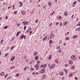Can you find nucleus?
Here are the masks:
<instances>
[{
  "instance_id": "nucleus-31",
  "label": "nucleus",
  "mask_w": 80,
  "mask_h": 80,
  "mask_svg": "<svg viewBox=\"0 0 80 80\" xmlns=\"http://www.w3.org/2000/svg\"><path fill=\"white\" fill-rule=\"evenodd\" d=\"M15 66H13V67H11V68H10V69H12L14 68H15Z\"/></svg>"
},
{
  "instance_id": "nucleus-3",
  "label": "nucleus",
  "mask_w": 80,
  "mask_h": 80,
  "mask_svg": "<svg viewBox=\"0 0 80 80\" xmlns=\"http://www.w3.org/2000/svg\"><path fill=\"white\" fill-rule=\"evenodd\" d=\"M71 58L73 60H74L75 59V57L74 55H71Z\"/></svg>"
},
{
  "instance_id": "nucleus-53",
  "label": "nucleus",
  "mask_w": 80,
  "mask_h": 80,
  "mask_svg": "<svg viewBox=\"0 0 80 80\" xmlns=\"http://www.w3.org/2000/svg\"><path fill=\"white\" fill-rule=\"evenodd\" d=\"M38 22V20H37L36 21L35 23H37Z\"/></svg>"
},
{
  "instance_id": "nucleus-16",
  "label": "nucleus",
  "mask_w": 80,
  "mask_h": 80,
  "mask_svg": "<svg viewBox=\"0 0 80 80\" xmlns=\"http://www.w3.org/2000/svg\"><path fill=\"white\" fill-rule=\"evenodd\" d=\"M14 12V14L15 15L17 14V13H18L17 11H15V12Z\"/></svg>"
},
{
  "instance_id": "nucleus-15",
  "label": "nucleus",
  "mask_w": 80,
  "mask_h": 80,
  "mask_svg": "<svg viewBox=\"0 0 80 80\" xmlns=\"http://www.w3.org/2000/svg\"><path fill=\"white\" fill-rule=\"evenodd\" d=\"M68 23V22L66 21V22H65L64 23V26H66V25Z\"/></svg>"
},
{
  "instance_id": "nucleus-25",
  "label": "nucleus",
  "mask_w": 80,
  "mask_h": 80,
  "mask_svg": "<svg viewBox=\"0 0 80 80\" xmlns=\"http://www.w3.org/2000/svg\"><path fill=\"white\" fill-rule=\"evenodd\" d=\"M4 72H2L1 73V75H2V76H3L4 74Z\"/></svg>"
},
{
  "instance_id": "nucleus-37",
  "label": "nucleus",
  "mask_w": 80,
  "mask_h": 80,
  "mask_svg": "<svg viewBox=\"0 0 80 80\" xmlns=\"http://www.w3.org/2000/svg\"><path fill=\"white\" fill-rule=\"evenodd\" d=\"M52 23H51L49 24V26L50 27H51L52 26Z\"/></svg>"
},
{
  "instance_id": "nucleus-6",
  "label": "nucleus",
  "mask_w": 80,
  "mask_h": 80,
  "mask_svg": "<svg viewBox=\"0 0 80 80\" xmlns=\"http://www.w3.org/2000/svg\"><path fill=\"white\" fill-rule=\"evenodd\" d=\"M15 58V57L14 56H13L11 58L10 61H12Z\"/></svg>"
},
{
  "instance_id": "nucleus-12",
  "label": "nucleus",
  "mask_w": 80,
  "mask_h": 80,
  "mask_svg": "<svg viewBox=\"0 0 80 80\" xmlns=\"http://www.w3.org/2000/svg\"><path fill=\"white\" fill-rule=\"evenodd\" d=\"M69 39H70V38H69V37H66V40H68Z\"/></svg>"
},
{
  "instance_id": "nucleus-26",
  "label": "nucleus",
  "mask_w": 80,
  "mask_h": 80,
  "mask_svg": "<svg viewBox=\"0 0 80 80\" xmlns=\"http://www.w3.org/2000/svg\"><path fill=\"white\" fill-rule=\"evenodd\" d=\"M14 48V46H12V47L11 48V50H12Z\"/></svg>"
},
{
  "instance_id": "nucleus-57",
  "label": "nucleus",
  "mask_w": 80,
  "mask_h": 80,
  "mask_svg": "<svg viewBox=\"0 0 80 80\" xmlns=\"http://www.w3.org/2000/svg\"><path fill=\"white\" fill-rule=\"evenodd\" d=\"M32 31H31V32H30V35H31V34H32Z\"/></svg>"
},
{
  "instance_id": "nucleus-13",
  "label": "nucleus",
  "mask_w": 80,
  "mask_h": 80,
  "mask_svg": "<svg viewBox=\"0 0 80 80\" xmlns=\"http://www.w3.org/2000/svg\"><path fill=\"white\" fill-rule=\"evenodd\" d=\"M65 16H67L68 15V12H66L65 13Z\"/></svg>"
},
{
  "instance_id": "nucleus-40",
  "label": "nucleus",
  "mask_w": 80,
  "mask_h": 80,
  "mask_svg": "<svg viewBox=\"0 0 80 80\" xmlns=\"http://www.w3.org/2000/svg\"><path fill=\"white\" fill-rule=\"evenodd\" d=\"M72 69H74V66H72Z\"/></svg>"
},
{
  "instance_id": "nucleus-18",
  "label": "nucleus",
  "mask_w": 80,
  "mask_h": 80,
  "mask_svg": "<svg viewBox=\"0 0 80 80\" xmlns=\"http://www.w3.org/2000/svg\"><path fill=\"white\" fill-rule=\"evenodd\" d=\"M52 43L53 42L51 40H50V41L49 42V44H52Z\"/></svg>"
},
{
  "instance_id": "nucleus-45",
  "label": "nucleus",
  "mask_w": 80,
  "mask_h": 80,
  "mask_svg": "<svg viewBox=\"0 0 80 80\" xmlns=\"http://www.w3.org/2000/svg\"><path fill=\"white\" fill-rule=\"evenodd\" d=\"M46 67V65L45 64H44V65H43V68H44Z\"/></svg>"
},
{
  "instance_id": "nucleus-8",
  "label": "nucleus",
  "mask_w": 80,
  "mask_h": 80,
  "mask_svg": "<svg viewBox=\"0 0 80 80\" xmlns=\"http://www.w3.org/2000/svg\"><path fill=\"white\" fill-rule=\"evenodd\" d=\"M54 36L53 35V34H51V35H50V38H52V39L53 38H54Z\"/></svg>"
},
{
  "instance_id": "nucleus-51",
  "label": "nucleus",
  "mask_w": 80,
  "mask_h": 80,
  "mask_svg": "<svg viewBox=\"0 0 80 80\" xmlns=\"http://www.w3.org/2000/svg\"><path fill=\"white\" fill-rule=\"evenodd\" d=\"M28 24V22L27 21H26L25 23V24Z\"/></svg>"
},
{
  "instance_id": "nucleus-58",
  "label": "nucleus",
  "mask_w": 80,
  "mask_h": 80,
  "mask_svg": "<svg viewBox=\"0 0 80 80\" xmlns=\"http://www.w3.org/2000/svg\"><path fill=\"white\" fill-rule=\"evenodd\" d=\"M14 6H15L14 5H13L12 7L13 8V9H14Z\"/></svg>"
},
{
  "instance_id": "nucleus-42",
  "label": "nucleus",
  "mask_w": 80,
  "mask_h": 80,
  "mask_svg": "<svg viewBox=\"0 0 80 80\" xmlns=\"http://www.w3.org/2000/svg\"><path fill=\"white\" fill-rule=\"evenodd\" d=\"M65 66H66L67 67H68V65L67 64H65Z\"/></svg>"
},
{
  "instance_id": "nucleus-30",
  "label": "nucleus",
  "mask_w": 80,
  "mask_h": 80,
  "mask_svg": "<svg viewBox=\"0 0 80 80\" xmlns=\"http://www.w3.org/2000/svg\"><path fill=\"white\" fill-rule=\"evenodd\" d=\"M22 5H23V4L22 3L20 4V7H22Z\"/></svg>"
},
{
  "instance_id": "nucleus-36",
  "label": "nucleus",
  "mask_w": 80,
  "mask_h": 80,
  "mask_svg": "<svg viewBox=\"0 0 80 80\" xmlns=\"http://www.w3.org/2000/svg\"><path fill=\"white\" fill-rule=\"evenodd\" d=\"M78 26H80V22L78 24Z\"/></svg>"
},
{
  "instance_id": "nucleus-17",
  "label": "nucleus",
  "mask_w": 80,
  "mask_h": 80,
  "mask_svg": "<svg viewBox=\"0 0 80 80\" xmlns=\"http://www.w3.org/2000/svg\"><path fill=\"white\" fill-rule=\"evenodd\" d=\"M52 57V55H51V56H50L49 57L48 59H49V60H50V59Z\"/></svg>"
},
{
  "instance_id": "nucleus-35",
  "label": "nucleus",
  "mask_w": 80,
  "mask_h": 80,
  "mask_svg": "<svg viewBox=\"0 0 80 80\" xmlns=\"http://www.w3.org/2000/svg\"><path fill=\"white\" fill-rule=\"evenodd\" d=\"M8 53H6L5 54V57H6L7 56H8Z\"/></svg>"
},
{
  "instance_id": "nucleus-7",
  "label": "nucleus",
  "mask_w": 80,
  "mask_h": 80,
  "mask_svg": "<svg viewBox=\"0 0 80 80\" xmlns=\"http://www.w3.org/2000/svg\"><path fill=\"white\" fill-rule=\"evenodd\" d=\"M69 64L71 65L73 63V61L72 60H70L69 61Z\"/></svg>"
},
{
  "instance_id": "nucleus-41",
  "label": "nucleus",
  "mask_w": 80,
  "mask_h": 80,
  "mask_svg": "<svg viewBox=\"0 0 80 80\" xmlns=\"http://www.w3.org/2000/svg\"><path fill=\"white\" fill-rule=\"evenodd\" d=\"M76 3H77V2L75 1L74 2V3H73V4H76Z\"/></svg>"
},
{
  "instance_id": "nucleus-50",
  "label": "nucleus",
  "mask_w": 80,
  "mask_h": 80,
  "mask_svg": "<svg viewBox=\"0 0 80 80\" xmlns=\"http://www.w3.org/2000/svg\"><path fill=\"white\" fill-rule=\"evenodd\" d=\"M72 76H73V75L72 74H70V77H72Z\"/></svg>"
},
{
  "instance_id": "nucleus-19",
  "label": "nucleus",
  "mask_w": 80,
  "mask_h": 80,
  "mask_svg": "<svg viewBox=\"0 0 80 80\" xmlns=\"http://www.w3.org/2000/svg\"><path fill=\"white\" fill-rule=\"evenodd\" d=\"M38 52H35L34 53L33 55L35 56V55H37V54Z\"/></svg>"
},
{
  "instance_id": "nucleus-24",
  "label": "nucleus",
  "mask_w": 80,
  "mask_h": 80,
  "mask_svg": "<svg viewBox=\"0 0 80 80\" xmlns=\"http://www.w3.org/2000/svg\"><path fill=\"white\" fill-rule=\"evenodd\" d=\"M55 12V11H54L53 12H52L51 14V15H52L54 14V13Z\"/></svg>"
},
{
  "instance_id": "nucleus-20",
  "label": "nucleus",
  "mask_w": 80,
  "mask_h": 80,
  "mask_svg": "<svg viewBox=\"0 0 80 80\" xmlns=\"http://www.w3.org/2000/svg\"><path fill=\"white\" fill-rule=\"evenodd\" d=\"M25 12L24 11H23L22 12V13L23 15H24L25 14Z\"/></svg>"
},
{
  "instance_id": "nucleus-27",
  "label": "nucleus",
  "mask_w": 80,
  "mask_h": 80,
  "mask_svg": "<svg viewBox=\"0 0 80 80\" xmlns=\"http://www.w3.org/2000/svg\"><path fill=\"white\" fill-rule=\"evenodd\" d=\"M64 71H65L66 73H68V71L66 69H64Z\"/></svg>"
},
{
  "instance_id": "nucleus-39",
  "label": "nucleus",
  "mask_w": 80,
  "mask_h": 80,
  "mask_svg": "<svg viewBox=\"0 0 80 80\" xmlns=\"http://www.w3.org/2000/svg\"><path fill=\"white\" fill-rule=\"evenodd\" d=\"M61 19V16H60L58 17V19Z\"/></svg>"
},
{
  "instance_id": "nucleus-46",
  "label": "nucleus",
  "mask_w": 80,
  "mask_h": 80,
  "mask_svg": "<svg viewBox=\"0 0 80 80\" xmlns=\"http://www.w3.org/2000/svg\"><path fill=\"white\" fill-rule=\"evenodd\" d=\"M27 67H25L24 69V70H26V69H27Z\"/></svg>"
},
{
  "instance_id": "nucleus-56",
  "label": "nucleus",
  "mask_w": 80,
  "mask_h": 80,
  "mask_svg": "<svg viewBox=\"0 0 80 80\" xmlns=\"http://www.w3.org/2000/svg\"><path fill=\"white\" fill-rule=\"evenodd\" d=\"M58 24H59V23L58 22H56V25H58Z\"/></svg>"
},
{
  "instance_id": "nucleus-9",
  "label": "nucleus",
  "mask_w": 80,
  "mask_h": 80,
  "mask_svg": "<svg viewBox=\"0 0 80 80\" xmlns=\"http://www.w3.org/2000/svg\"><path fill=\"white\" fill-rule=\"evenodd\" d=\"M31 27L29 28L27 30V32H28L29 31H31Z\"/></svg>"
},
{
  "instance_id": "nucleus-55",
  "label": "nucleus",
  "mask_w": 80,
  "mask_h": 80,
  "mask_svg": "<svg viewBox=\"0 0 80 80\" xmlns=\"http://www.w3.org/2000/svg\"><path fill=\"white\" fill-rule=\"evenodd\" d=\"M62 23H61V22L60 23V26H62Z\"/></svg>"
},
{
  "instance_id": "nucleus-62",
  "label": "nucleus",
  "mask_w": 80,
  "mask_h": 80,
  "mask_svg": "<svg viewBox=\"0 0 80 80\" xmlns=\"http://www.w3.org/2000/svg\"><path fill=\"white\" fill-rule=\"evenodd\" d=\"M35 74L36 75H37L38 74V72H37L35 73Z\"/></svg>"
},
{
  "instance_id": "nucleus-43",
  "label": "nucleus",
  "mask_w": 80,
  "mask_h": 80,
  "mask_svg": "<svg viewBox=\"0 0 80 80\" xmlns=\"http://www.w3.org/2000/svg\"><path fill=\"white\" fill-rule=\"evenodd\" d=\"M58 51L59 52H61V49H60Z\"/></svg>"
},
{
  "instance_id": "nucleus-5",
  "label": "nucleus",
  "mask_w": 80,
  "mask_h": 80,
  "mask_svg": "<svg viewBox=\"0 0 80 80\" xmlns=\"http://www.w3.org/2000/svg\"><path fill=\"white\" fill-rule=\"evenodd\" d=\"M45 68H44L42 69L40 72V73H42L44 72H45Z\"/></svg>"
},
{
  "instance_id": "nucleus-61",
  "label": "nucleus",
  "mask_w": 80,
  "mask_h": 80,
  "mask_svg": "<svg viewBox=\"0 0 80 80\" xmlns=\"http://www.w3.org/2000/svg\"><path fill=\"white\" fill-rule=\"evenodd\" d=\"M78 30H79V31H80V27L79 28Z\"/></svg>"
},
{
  "instance_id": "nucleus-10",
  "label": "nucleus",
  "mask_w": 80,
  "mask_h": 80,
  "mask_svg": "<svg viewBox=\"0 0 80 80\" xmlns=\"http://www.w3.org/2000/svg\"><path fill=\"white\" fill-rule=\"evenodd\" d=\"M35 59L36 60V61L38 59V56H37L35 57Z\"/></svg>"
},
{
  "instance_id": "nucleus-49",
  "label": "nucleus",
  "mask_w": 80,
  "mask_h": 80,
  "mask_svg": "<svg viewBox=\"0 0 80 80\" xmlns=\"http://www.w3.org/2000/svg\"><path fill=\"white\" fill-rule=\"evenodd\" d=\"M8 16H6V17H5V19H8Z\"/></svg>"
},
{
  "instance_id": "nucleus-48",
  "label": "nucleus",
  "mask_w": 80,
  "mask_h": 80,
  "mask_svg": "<svg viewBox=\"0 0 80 80\" xmlns=\"http://www.w3.org/2000/svg\"><path fill=\"white\" fill-rule=\"evenodd\" d=\"M7 75H8V74H6L5 75V78H6V77H7Z\"/></svg>"
},
{
  "instance_id": "nucleus-34",
  "label": "nucleus",
  "mask_w": 80,
  "mask_h": 80,
  "mask_svg": "<svg viewBox=\"0 0 80 80\" xmlns=\"http://www.w3.org/2000/svg\"><path fill=\"white\" fill-rule=\"evenodd\" d=\"M30 70H31L32 71H33L34 70V69L32 68L31 69H30Z\"/></svg>"
},
{
  "instance_id": "nucleus-59",
  "label": "nucleus",
  "mask_w": 80,
  "mask_h": 80,
  "mask_svg": "<svg viewBox=\"0 0 80 80\" xmlns=\"http://www.w3.org/2000/svg\"><path fill=\"white\" fill-rule=\"evenodd\" d=\"M2 55V53L1 51H0V56Z\"/></svg>"
},
{
  "instance_id": "nucleus-29",
  "label": "nucleus",
  "mask_w": 80,
  "mask_h": 80,
  "mask_svg": "<svg viewBox=\"0 0 80 80\" xmlns=\"http://www.w3.org/2000/svg\"><path fill=\"white\" fill-rule=\"evenodd\" d=\"M40 63V61H37V63L38 64H39Z\"/></svg>"
},
{
  "instance_id": "nucleus-47",
  "label": "nucleus",
  "mask_w": 80,
  "mask_h": 80,
  "mask_svg": "<svg viewBox=\"0 0 80 80\" xmlns=\"http://www.w3.org/2000/svg\"><path fill=\"white\" fill-rule=\"evenodd\" d=\"M3 39H2V40H1V44H2V43L3 42Z\"/></svg>"
},
{
  "instance_id": "nucleus-63",
  "label": "nucleus",
  "mask_w": 80,
  "mask_h": 80,
  "mask_svg": "<svg viewBox=\"0 0 80 80\" xmlns=\"http://www.w3.org/2000/svg\"><path fill=\"white\" fill-rule=\"evenodd\" d=\"M63 45L64 46H65L66 45V43H64V44H63Z\"/></svg>"
},
{
  "instance_id": "nucleus-64",
  "label": "nucleus",
  "mask_w": 80,
  "mask_h": 80,
  "mask_svg": "<svg viewBox=\"0 0 80 80\" xmlns=\"http://www.w3.org/2000/svg\"><path fill=\"white\" fill-rule=\"evenodd\" d=\"M51 80H55L54 78H52Z\"/></svg>"
},
{
  "instance_id": "nucleus-44",
  "label": "nucleus",
  "mask_w": 80,
  "mask_h": 80,
  "mask_svg": "<svg viewBox=\"0 0 80 80\" xmlns=\"http://www.w3.org/2000/svg\"><path fill=\"white\" fill-rule=\"evenodd\" d=\"M19 76V74H18V73L16 74V77H18Z\"/></svg>"
},
{
  "instance_id": "nucleus-23",
  "label": "nucleus",
  "mask_w": 80,
  "mask_h": 80,
  "mask_svg": "<svg viewBox=\"0 0 80 80\" xmlns=\"http://www.w3.org/2000/svg\"><path fill=\"white\" fill-rule=\"evenodd\" d=\"M48 4L49 5H50L51 4V2L50 1L48 3Z\"/></svg>"
},
{
  "instance_id": "nucleus-33",
  "label": "nucleus",
  "mask_w": 80,
  "mask_h": 80,
  "mask_svg": "<svg viewBox=\"0 0 80 80\" xmlns=\"http://www.w3.org/2000/svg\"><path fill=\"white\" fill-rule=\"evenodd\" d=\"M7 28H8V26H5V27H4V29H7Z\"/></svg>"
},
{
  "instance_id": "nucleus-28",
  "label": "nucleus",
  "mask_w": 80,
  "mask_h": 80,
  "mask_svg": "<svg viewBox=\"0 0 80 80\" xmlns=\"http://www.w3.org/2000/svg\"><path fill=\"white\" fill-rule=\"evenodd\" d=\"M55 61V62H56L57 63H58V60H56Z\"/></svg>"
},
{
  "instance_id": "nucleus-52",
  "label": "nucleus",
  "mask_w": 80,
  "mask_h": 80,
  "mask_svg": "<svg viewBox=\"0 0 80 80\" xmlns=\"http://www.w3.org/2000/svg\"><path fill=\"white\" fill-rule=\"evenodd\" d=\"M26 26H25V27H24V30H25V29H26Z\"/></svg>"
},
{
  "instance_id": "nucleus-1",
  "label": "nucleus",
  "mask_w": 80,
  "mask_h": 80,
  "mask_svg": "<svg viewBox=\"0 0 80 80\" xmlns=\"http://www.w3.org/2000/svg\"><path fill=\"white\" fill-rule=\"evenodd\" d=\"M26 38V35H24L23 34L21 35V38L22 39L23 38L24 39H25V38Z\"/></svg>"
},
{
  "instance_id": "nucleus-32",
  "label": "nucleus",
  "mask_w": 80,
  "mask_h": 80,
  "mask_svg": "<svg viewBox=\"0 0 80 80\" xmlns=\"http://www.w3.org/2000/svg\"><path fill=\"white\" fill-rule=\"evenodd\" d=\"M60 48V46H58L57 48V49H58Z\"/></svg>"
},
{
  "instance_id": "nucleus-11",
  "label": "nucleus",
  "mask_w": 80,
  "mask_h": 80,
  "mask_svg": "<svg viewBox=\"0 0 80 80\" xmlns=\"http://www.w3.org/2000/svg\"><path fill=\"white\" fill-rule=\"evenodd\" d=\"M77 37V35H76L73 36V37H72V38H73V39H75V38H76Z\"/></svg>"
},
{
  "instance_id": "nucleus-22",
  "label": "nucleus",
  "mask_w": 80,
  "mask_h": 80,
  "mask_svg": "<svg viewBox=\"0 0 80 80\" xmlns=\"http://www.w3.org/2000/svg\"><path fill=\"white\" fill-rule=\"evenodd\" d=\"M60 75L62 76L63 74V72H61L60 73Z\"/></svg>"
},
{
  "instance_id": "nucleus-38",
  "label": "nucleus",
  "mask_w": 80,
  "mask_h": 80,
  "mask_svg": "<svg viewBox=\"0 0 80 80\" xmlns=\"http://www.w3.org/2000/svg\"><path fill=\"white\" fill-rule=\"evenodd\" d=\"M65 80V78L64 77H62V80Z\"/></svg>"
},
{
  "instance_id": "nucleus-60",
  "label": "nucleus",
  "mask_w": 80,
  "mask_h": 80,
  "mask_svg": "<svg viewBox=\"0 0 80 80\" xmlns=\"http://www.w3.org/2000/svg\"><path fill=\"white\" fill-rule=\"evenodd\" d=\"M77 19V20H76V22H78V20L79 19H78V18Z\"/></svg>"
},
{
  "instance_id": "nucleus-21",
  "label": "nucleus",
  "mask_w": 80,
  "mask_h": 80,
  "mask_svg": "<svg viewBox=\"0 0 80 80\" xmlns=\"http://www.w3.org/2000/svg\"><path fill=\"white\" fill-rule=\"evenodd\" d=\"M20 32H18L17 33V36H18V35L20 34Z\"/></svg>"
},
{
  "instance_id": "nucleus-2",
  "label": "nucleus",
  "mask_w": 80,
  "mask_h": 80,
  "mask_svg": "<svg viewBox=\"0 0 80 80\" xmlns=\"http://www.w3.org/2000/svg\"><path fill=\"white\" fill-rule=\"evenodd\" d=\"M38 66H39V65L38 64H36L35 65V67L36 69L37 70H38L39 68Z\"/></svg>"
},
{
  "instance_id": "nucleus-4",
  "label": "nucleus",
  "mask_w": 80,
  "mask_h": 80,
  "mask_svg": "<svg viewBox=\"0 0 80 80\" xmlns=\"http://www.w3.org/2000/svg\"><path fill=\"white\" fill-rule=\"evenodd\" d=\"M55 65L54 64H53L52 65V66L50 67V69H51L52 68H53L55 67Z\"/></svg>"
},
{
  "instance_id": "nucleus-14",
  "label": "nucleus",
  "mask_w": 80,
  "mask_h": 80,
  "mask_svg": "<svg viewBox=\"0 0 80 80\" xmlns=\"http://www.w3.org/2000/svg\"><path fill=\"white\" fill-rule=\"evenodd\" d=\"M47 38V36H46L43 39V41H45V40Z\"/></svg>"
},
{
  "instance_id": "nucleus-54",
  "label": "nucleus",
  "mask_w": 80,
  "mask_h": 80,
  "mask_svg": "<svg viewBox=\"0 0 80 80\" xmlns=\"http://www.w3.org/2000/svg\"><path fill=\"white\" fill-rule=\"evenodd\" d=\"M75 78V79L76 80H77V79H78V78L77 77H75V78Z\"/></svg>"
}]
</instances>
